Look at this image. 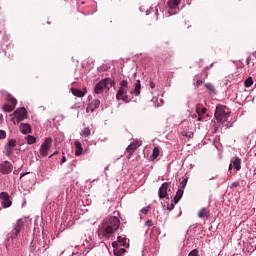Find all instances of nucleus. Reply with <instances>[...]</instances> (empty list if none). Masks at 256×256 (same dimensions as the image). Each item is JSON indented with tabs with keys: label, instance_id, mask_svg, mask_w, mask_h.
<instances>
[{
	"label": "nucleus",
	"instance_id": "30",
	"mask_svg": "<svg viewBox=\"0 0 256 256\" xmlns=\"http://www.w3.org/2000/svg\"><path fill=\"white\" fill-rule=\"evenodd\" d=\"M187 181H189V178L186 177L182 180V182L180 183V189L184 190L185 187H187Z\"/></svg>",
	"mask_w": 256,
	"mask_h": 256
},
{
	"label": "nucleus",
	"instance_id": "44",
	"mask_svg": "<svg viewBox=\"0 0 256 256\" xmlns=\"http://www.w3.org/2000/svg\"><path fill=\"white\" fill-rule=\"evenodd\" d=\"M66 161H67V158H65V156H63L62 159H61L60 164L63 165V163H65Z\"/></svg>",
	"mask_w": 256,
	"mask_h": 256
},
{
	"label": "nucleus",
	"instance_id": "11",
	"mask_svg": "<svg viewBox=\"0 0 256 256\" xmlns=\"http://www.w3.org/2000/svg\"><path fill=\"white\" fill-rule=\"evenodd\" d=\"M0 171L1 173H4V175H9V173L13 171V166L11 165V163L6 161L0 165Z\"/></svg>",
	"mask_w": 256,
	"mask_h": 256
},
{
	"label": "nucleus",
	"instance_id": "35",
	"mask_svg": "<svg viewBox=\"0 0 256 256\" xmlns=\"http://www.w3.org/2000/svg\"><path fill=\"white\" fill-rule=\"evenodd\" d=\"M11 121L13 122L14 125H19V123L22 121L19 118H16V116H13Z\"/></svg>",
	"mask_w": 256,
	"mask_h": 256
},
{
	"label": "nucleus",
	"instance_id": "6",
	"mask_svg": "<svg viewBox=\"0 0 256 256\" xmlns=\"http://www.w3.org/2000/svg\"><path fill=\"white\" fill-rule=\"evenodd\" d=\"M53 145V140L51 138H46L45 141L40 146V155L41 157H47L49 155V150Z\"/></svg>",
	"mask_w": 256,
	"mask_h": 256
},
{
	"label": "nucleus",
	"instance_id": "4",
	"mask_svg": "<svg viewBox=\"0 0 256 256\" xmlns=\"http://www.w3.org/2000/svg\"><path fill=\"white\" fill-rule=\"evenodd\" d=\"M113 85H115V82L113 80H111L110 78L102 79L94 87V93H96V95H101V93H103V91H105V89H106V91H109V89H111V87H113Z\"/></svg>",
	"mask_w": 256,
	"mask_h": 256
},
{
	"label": "nucleus",
	"instance_id": "32",
	"mask_svg": "<svg viewBox=\"0 0 256 256\" xmlns=\"http://www.w3.org/2000/svg\"><path fill=\"white\" fill-rule=\"evenodd\" d=\"M183 137H187L188 139H193V132H182Z\"/></svg>",
	"mask_w": 256,
	"mask_h": 256
},
{
	"label": "nucleus",
	"instance_id": "48",
	"mask_svg": "<svg viewBox=\"0 0 256 256\" xmlns=\"http://www.w3.org/2000/svg\"><path fill=\"white\" fill-rule=\"evenodd\" d=\"M3 119V115H0V121Z\"/></svg>",
	"mask_w": 256,
	"mask_h": 256
},
{
	"label": "nucleus",
	"instance_id": "39",
	"mask_svg": "<svg viewBox=\"0 0 256 256\" xmlns=\"http://www.w3.org/2000/svg\"><path fill=\"white\" fill-rule=\"evenodd\" d=\"M7 137V132L5 130H0V139H5Z\"/></svg>",
	"mask_w": 256,
	"mask_h": 256
},
{
	"label": "nucleus",
	"instance_id": "33",
	"mask_svg": "<svg viewBox=\"0 0 256 256\" xmlns=\"http://www.w3.org/2000/svg\"><path fill=\"white\" fill-rule=\"evenodd\" d=\"M195 80H196V82H195V86L196 87H199V85H201L202 83H203V80H201V78H199V76H196L195 77Z\"/></svg>",
	"mask_w": 256,
	"mask_h": 256
},
{
	"label": "nucleus",
	"instance_id": "29",
	"mask_svg": "<svg viewBox=\"0 0 256 256\" xmlns=\"http://www.w3.org/2000/svg\"><path fill=\"white\" fill-rule=\"evenodd\" d=\"M251 85H253V77H248L244 82V86L251 87Z\"/></svg>",
	"mask_w": 256,
	"mask_h": 256
},
{
	"label": "nucleus",
	"instance_id": "15",
	"mask_svg": "<svg viewBox=\"0 0 256 256\" xmlns=\"http://www.w3.org/2000/svg\"><path fill=\"white\" fill-rule=\"evenodd\" d=\"M19 130L21 131V133H23V135H27L32 131L31 126L25 123L20 124Z\"/></svg>",
	"mask_w": 256,
	"mask_h": 256
},
{
	"label": "nucleus",
	"instance_id": "27",
	"mask_svg": "<svg viewBox=\"0 0 256 256\" xmlns=\"http://www.w3.org/2000/svg\"><path fill=\"white\" fill-rule=\"evenodd\" d=\"M159 157V147H155L152 151V155L150 156L151 161H155Z\"/></svg>",
	"mask_w": 256,
	"mask_h": 256
},
{
	"label": "nucleus",
	"instance_id": "23",
	"mask_svg": "<svg viewBox=\"0 0 256 256\" xmlns=\"http://www.w3.org/2000/svg\"><path fill=\"white\" fill-rule=\"evenodd\" d=\"M3 111H5L6 113H11V111H13L15 109V106L13 104H4L2 106Z\"/></svg>",
	"mask_w": 256,
	"mask_h": 256
},
{
	"label": "nucleus",
	"instance_id": "47",
	"mask_svg": "<svg viewBox=\"0 0 256 256\" xmlns=\"http://www.w3.org/2000/svg\"><path fill=\"white\" fill-rule=\"evenodd\" d=\"M201 119H202V118H201V115H200V116L198 117L197 121H201Z\"/></svg>",
	"mask_w": 256,
	"mask_h": 256
},
{
	"label": "nucleus",
	"instance_id": "37",
	"mask_svg": "<svg viewBox=\"0 0 256 256\" xmlns=\"http://www.w3.org/2000/svg\"><path fill=\"white\" fill-rule=\"evenodd\" d=\"M188 256H199V250H197V249L192 250V251L188 254Z\"/></svg>",
	"mask_w": 256,
	"mask_h": 256
},
{
	"label": "nucleus",
	"instance_id": "1",
	"mask_svg": "<svg viewBox=\"0 0 256 256\" xmlns=\"http://www.w3.org/2000/svg\"><path fill=\"white\" fill-rule=\"evenodd\" d=\"M121 221L116 216L105 218L98 227V237L103 241H109L119 230Z\"/></svg>",
	"mask_w": 256,
	"mask_h": 256
},
{
	"label": "nucleus",
	"instance_id": "21",
	"mask_svg": "<svg viewBox=\"0 0 256 256\" xmlns=\"http://www.w3.org/2000/svg\"><path fill=\"white\" fill-rule=\"evenodd\" d=\"M6 99H7L8 103H10V105L17 107V99H15V97H13V95L7 94Z\"/></svg>",
	"mask_w": 256,
	"mask_h": 256
},
{
	"label": "nucleus",
	"instance_id": "31",
	"mask_svg": "<svg viewBox=\"0 0 256 256\" xmlns=\"http://www.w3.org/2000/svg\"><path fill=\"white\" fill-rule=\"evenodd\" d=\"M197 113H198V116L201 117V115H205L207 113V108H202L201 110H199V108H197Z\"/></svg>",
	"mask_w": 256,
	"mask_h": 256
},
{
	"label": "nucleus",
	"instance_id": "2",
	"mask_svg": "<svg viewBox=\"0 0 256 256\" xmlns=\"http://www.w3.org/2000/svg\"><path fill=\"white\" fill-rule=\"evenodd\" d=\"M127 91H129V82H127V80H122L116 93V99L118 101H123L124 103H131V98L127 95Z\"/></svg>",
	"mask_w": 256,
	"mask_h": 256
},
{
	"label": "nucleus",
	"instance_id": "18",
	"mask_svg": "<svg viewBox=\"0 0 256 256\" xmlns=\"http://www.w3.org/2000/svg\"><path fill=\"white\" fill-rule=\"evenodd\" d=\"M131 93H134L136 96L141 95V80L136 81L135 89L134 91H131Z\"/></svg>",
	"mask_w": 256,
	"mask_h": 256
},
{
	"label": "nucleus",
	"instance_id": "24",
	"mask_svg": "<svg viewBox=\"0 0 256 256\" xmlns=\"http://www.w3.org/2000/svg\"><path fill=\"white\" fill-rule=\"evenodd\" d=\"M117 241H118L119 245H121V247H129V244H127V238L118 236Z\"/></svg>",
	"mask_w": 256,
	"mask_h": 256
},
{
	"label": "nucleus",
	"instance_id": "26",
	"mask_svg": "<svg viewBox=\"0 0 256 256\" xmlns=\"http://www.w3.org/2000/svg\"><path fill=\"white\" fill-rule=\"evenodd\" d=\"M127 252V250H125V248H117L113 250V254L115 256H122L125 255V253Z\"/></svg>",
	"mask_w": 256,
	"mask_h": 256
},
{
	"label": "nucleus",
	"instance_id": "28",
	"mask_svg": "<svg viewBox=\"0 0 256 256\" xmlns=\"http://www.w3.org/2000/svg\"><path fill=\"white\" fill-rule=\"evenodd\" d=\"M80 135L81 137H89V135H91V129H89V127L82 129Z\"/></svg>",
	"mask_w": 256,
	"mask_h": 256
},
{
	"label": "nucleus",
	"instance_id": "22",
	"mask_svg": "<svg viewBox=\"0 0 256 256\" xmlns=\"http://www.w3.org/2000/svg\"><path fill=\"white\" fill-rule=\"evenodd\" d=\"M183 189L179 188L176 192V195L174 197V203H177L178 201H181V197H183Z\"/></svg>",
	"mask_w": 256,
	"mask_h": 256
},
{
	"label": "nucleus",
	"instance_id": "14",
	"mask_svg": "<svg viewBox=\"0 0 256 256\" xmlns=\"http://www.w3.org/2000/svg\"><path fill=\"white\" fill-rule=\"evenodd\" d=\"M100 105H101V101H99V99H96L87 107L86 111L87 112L91 111V113H93L95 109H99Z\"/></svg>",
	"mask_w": 256,
	"mask_h": 256
},
{
	"label": "nucleus",
	"instance_id": "46",
	"mask_svg": "<svg viewBox=\"0 0 256 256\" xmlns=\"http://www.w3.org/2000/svg\"><path fill=\"white\" fill-rule=\"evenodd\" d=\"M58 152H54L52 155H50V158L53 157V155H57Z\"/></svg>",
	"mask_w": 256,
	"mask_h": 256
},
{
	"label": "nucleus",
	"instance_id": "19",
	"mask_svg": "<svg viewBox=\"0 0 256 256\" xmlns=\"http://www.w3.org/2000/svg\"><path fill=\"white\" fill-rule=\"evenodd\" d=\"M179 3H181V0H169L168 7L169 9H177V7H179Z\"/></svg>",
	"mask_w": 256,
	"mask_h": 256
},
{
	"label": "nucleus",
	"instance_id": "17",
	"mask_svg": "<svg viewBox=\"0 0 256 256\" xmlns=\"http://www.w3.org/2000/svg\"><path fill=\"white\" fill-rule=\"evenodd\" d=\"M209 209L207 208H202L199 212H198V217L199 219H209Z\"/></svg>",
	"mask_w": 256,
	"mask_h": 256
},
{
	"label": "nucleus",
	"instance_id": "41",
	"mask_svg": "<svg viewBox=\"0 0 256 256\" xmlns=\"http://www.w3.org/2000/svg\"><path fill=\"white\" fill-rule=\"evenodd\" d=\"M153 225H155V224L153 223V220H147V222H146V226H147V227H153Z\"/></svg>",
	"mask_w": 256,
	"mask_h": 256
},
{
	"label": "nucleus",
	"instance_id": "13",
	"mask_svg": "<svg viewBox=\"0 0 256 256\" xmlns=\"http://www.w3.org/2000/svg\"><path fill=\"white\" fill-rule=\"evenodd\" d=\"M70 91L72 95H74V97H85L87 93V88H84V91L79 90L77 88H71Z\"/></svg>",
	"mask_w": 256,
	"mask_h": 256
},
{
	"label": "nucleus",
	"instance_id": "9",
	"mask_svg": "<svg viewBox=\"0 0 256 256\" xmlns=\"http://www.w3.org/2000/svg\"><path fill=\"white\" fill-rule=\"evenodd\" d=\"M0 199L2 201V207H4V209H7V207H11L12 202H11V196H9V193L1 192Z\"/></svg>",
	"mask_w": 256,
	"mask_h": 256
},
{
	"label": "nucleus",
	"instance_id": "42",
	"mask_svg": "<svg viewBox=\"0 0 256 256\" xmlns=\"http://www.w3.org/2000/svg\"><path fill=\"white\" fill-rule=\"evenodd\" d=\"M113 249H119V242H112Z\"/></svg>",
	"mask_w": 256,
	"mask_h": 256
},
{
	"label": "nucleus",
	"instance_id": "40",
	"mask_svg": "<svg viewBox=\"0 0 256 256\" xmlns=\"http://www.w3.org/2000/svg\"><path fill=\"white\" fill-rule=\"evenodd\" d=\"M239 187V182H233L230 186V189H237Z\"/></svg>",
	"mask_w": 256,
	"mask_h": 256
},
{
	"label": "nucleus",
	"instance_id": "16",
	"mask_svg": "<svg viewBox=\"0 0 256 256\" xmlns=\"http://www.w3.org/2000/svg\"><path fill=\"white\" fill-rule=\"evenodd\" d=\"M74 146H75V149H76L75 150L76 157H80V155L83 154V145L81 144V142L75 141Z\"/></svg>",
	"mask_w": 256,
	"mask_h": 256
},
{
	"label": "nucleus",
	"instance_id": "25",
	"mask_svg": "<svg viewBox=\"0 0 256 256\" xmlns=\"http://www.w3.org/2000/svg\"><path fill=\"white\" fill-rule=\"evenodd\" d=\"M25 139H26L28 145H33V144L37 143V138H35V136L27 135L25 137Z\"/></svg>",
	"mask_w": 256,
	"mask_h": 256
},
{
	"label": "nucleus",
	"instance_id": "36",
	"mask_svg": "<svg viewBox=\"0 0 256 256\" xmlns=\"http://www.w3.org/2000/svg\"><path fill=\"white\" fill-rule=\"evenodd\" d=\"M150 209H151V206H147L146 208H142L140 212L143 213L144 215H147Z\"/></svg>",
	"mask_w": 256,
	"mask_h": 256
},
{
	"label": "nucleus",
	"instance_id": "5",
	"mask_svg": "<svg viewBox=\"0 0 256 256\" xmlns=\"http://www.w3.org/2000/svg\"><path fill=\"white\" fill-rule=\"evenodd\" d=\"M23 227H25V222H23V219L17 220V222L13 225L12 231L9 233L10 239H17Z\"/></svg>",
	"mask_w": 256,
	"mask_h": 256
},
{
	"label": "nucleus",
	"instance_id": "34",
	"mask_svg": "<svg viewBox=\"0 0 256 256\" xmlns=\"http://www.w3.org/2000/svg\"><path fill=\"white\" fill-rule=\"evenodd\" d=\"M8 146H9V147H16V146H17V140L11 139V140L8 142Z\"/></svg>",
	"mask_w": 256,
	"mask_h": 256
},
{
	"label": "nucleus",
	"instance_id": "20",
	"mask_svg": "<svg viewBox=\"0 0 256 256\" xmlns=\"http://www.w3.org/2000/svg\"><path fill=\"white\" fill-rule=\"evenodd\" d=\"M205 87L209 91V95H217V91L215 90V86L213 84L206 83Z\"/></svg>",
	"mask_w": 256,
	"mask_h": 256
},
{
	"label": "nucleus",
	"instance_id": "38",
	"mask_svg": "<svg viewBox=\"0 0 256 256\" xmlns=\"http://www.w3.org/2000/svg\"><path fill=\"white\" fill-rule=\"evenodd\" d=\"M175 205H177V203H171L167 205V209L168 211H173V209H175Z\"/></svg>",
	"mask_w": 256,
	"mask_h": 256
},
{
	"label": "nucleus",
	"instance_id": "12",
	"mask_svg": "<svg viewBox=\"0 0 256 256\" xmlns=\"http://www.w3.org/2000/svg\"><path fill=\"white\" fill-rule=\"evenodd\" d=\"M230 163L232 164L233 169H236V171H241V158L232 157Z\"/></svg>",
	"mask_w": 256,
	"mask_h": 256
},
{
	"label": "nucleus",
	"instance_id": "43",
	"mask_svg": "<svg viewBox=\"0 0 256 256\" xmlns=\"http://www.w3.org/2000/svg\"><path fill=\"white\" fill-rule=\"evenodd\" d=\"M149 85L151 89H155V83L152 80L149 81Z\"/></svg>",
	"mask_w": 256,
	"mask_h": 256
},
{
	"label": "nucleus",
	"instance_id": "45",
	"mask_svg": "<svg viewBox=\"0 0 256 256\" xmlns=\"http://www.w3.org/2000/svg\"><path fill=\"white\" fill-rule=\"evenodd\" d=\"M231 169H233V164L230 162L228 170L231 171Z\"/></svg>",
	"mask_w": 256,
	"mask_h": 256
},
{
	"label": "nucleus",
	"instance_id": "8",
	"mask_svg": "<svg viewBox=\"0 0 256 256\" xmlns=\"http://www.w3.org/2000/svg\"><path fill=\"white\" fill-rule=\"evenodd\" d=\"M11 117H16L21 121H25V119H27V109H25V107H20L11 114Z\"/></svg>",
	"mask_w": 256,
	"mask_h": 256
},
{
	"label": "nucleus",
	"instance_id": "10",
	"mask_svg": "<svg viewBox=\"0 0 256 256\" xmlns=\"http://www.w3.org/2000/svg\"><path fill=\"white\" fill-rule=\"evenodd\" d=\"M141 144H139V142H132L127 148L126 151L128 153V159L131 158V155H133V153H135V151H137V149H139Z\"/></svg>",
	"mask_w": 256,
	"mask_h": 256
},
{
	"label": "nucleus",
	"instance_id": "3",
	"mask_svg": "<svg viewBox=\"0 0 256 256\" xmlns=\"http://www.w3.org/2000/svg\"><path fill=\"white\" fill-rule=\"evenodd\" d=\"M214 117L218 123H225L230 117L229 108L223 105L216 106Z\"/></svg>",
	"mask_w": 256,
	"mask_h": 256
},
{
	"label": "nucleus",
	"instance_id": "7",
	"mask_svg": "<svg viewBox=\"0 0 256 256\" xmlns=\"http://www.w3.org/2000/svg\"><path fill=\"white\" fill-rule=\"evenodd\" d=\"M169 187H171V183L169 182H165L161 185V187L158 190L159 199H169V191H171Z\"/></svg>",
	"mask_w": 256,
	"mask_h": 256
}]
</instances>
